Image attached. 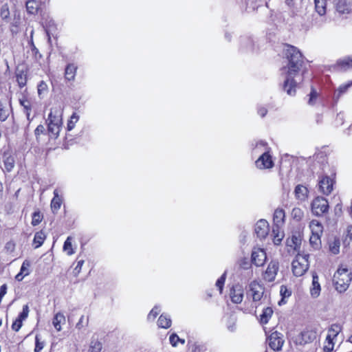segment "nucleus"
<instances>
[{
  "mask_svg": "<svg viewBox=\"0 0 352 352\" xmlns=\"http://www.w3.org/2000/svg\"><path fill=\"white\" fill-rule=\"evenodd\" d=\"M16 81L18 82L19 86L22 88L25 86L27 83V75L26 74L21 71L16 74Z\"/></svg>",
  "mask_w": 352,
  "mask_h": 352,
  "instance_id": "nucleus-39",
  "label": "nucleus"
},
{
  "mask_svg": "<svg viewBox=\"0 0 352 352\" xmlns=\"http://www.w3.org/2000/svg\"><path fill=\"white\" fill-rule=\"evenodd\" d=\"M315 9L320 16H322L326 13V0H314Z\"/></svg>",
  "mask_w": 352,
  "mask_h": 352,
  "instance_id": "nucleus-27",
  "label": "nucleus"
},
{
  "mask_svg": "<svg viewBox=\"0 0 352 352\" xmlns=\"http://www.w3.org/2000/svg\"><path fill=\"white\" fill-rule=\"evenodd\" d=\"M78 120H79V116L76 113H73V114L71 116L70 119L67 123V131L72 130L74 128L76 123L78 121Z\"/></svg>",
  "mask_w": 352,
  "mask_h": 352,
  "instance_id": "nucleus-40",
  "label": "nucleus"
},
{
  "mask_svg": "<svg viewBox=\"0 0 352 352\" xmlns=\"http://www.w3.org/2000/svg\"><path fill=\"white\" fill-rule=\"evenodd\" d=\"M65 321V318L64 316V315L61 313H58L56 314L54 318H53V325L54 327V328L58 331H60L61 330V326H60V324L61 322H63Z\"/></svg>",
  "mask_w": 352,
  "mask_h": 352,
  "instance_id": "nucleus-31",
  "label": "nucleus"
},
{
  "mask_svg": "<svg viewBox=\"0 0 352 352\" xmlns=\"http://www.w3.org/2000/svg\"><path fill=\"white\" fill-rule=\"evenodd\" d=\"M158 326L161 328L168 329L171 325V319L166 314H162L157 321Z\"/></svg>",
  "mask_w": 352,
  "mask_h": 352,
  "instance_id": "nucleus-28",
  "label": "nucleus"
},
{
  "mask_svg": "<svg viewBox=\"0 0 352 352\" xmlns=\"http://www.w3.org/2000/svg\"><path fill=\"white\" fill-rule=\"evenodd\" d=\"M283 340L280 337V333L277 331L273 332L268 338V344L274 351H279L283 344Z\"/></svg>",
  "mask_w": 352,
  "mask_h": 352,
  "instance_id": "nucleus-12",
  "label": "nucleus"
},
{
  "mask_svg": "<svg viewBox=\"0 0 352 352\" xmlns=\"http://www.w3.org/2000/svg\"><path fill=\"white\" fill-rule=\"evenodd\" d=\"M77 70V67L74 64H68L66 66L65 70V79L71 81L74 80L76 76Z\"/></svg>",
  "mask_w": 352,
  "mask_h": 352,
  "instance_id": "nucleus-22",
  "label": "nucleus"
},
{
  "mask_svg": "<svg viewBox=\"0 0 352 352\" xmlns=\"http://www.w3.org/2000/svg\"><path fill=\"white\" fill-rule=\"evenodd\" d=\"M30 267V262L28 260H25L23 262L22 265L21 267L20 272H21V274H25V276L29 275Z\"/></svg>",
  "mask_w": 352,
  "mask_h": 352,
  "instance_id": "nucleus-48",
  "label": "nucleus"
},
{
  "mask_svg": "<svg viewBox=\"0 0 352 352\" xmlns=\"http://www.w3.org/2000/svg\"><path fill=\"white\" fill-rule=\"evenodd\" d=\"M309 192L308 188L302 184H298L294 191L296 199L300 202H304L307 199Z\"/></svg>",
  "mask_w": 352,
  "mask_h": 352,
  "instance_id": "nucleus-15",
  "label": "nucleus"
},
{
  "mask_svg": "<svg viewBox=\"0 0 352 352\" xmlns=\"http://www.w3.org/2000/svg\"><path fill=\"white\" fill-rule=\"evenodd\" d=\"M231 300L236 304L241 303L243 298V289L239 285H234L230 289Z\"/></svg>",
  "mask_w": 352,
  "mask_h": 352,
  "instance_id": "nucleus-16",
  "label": "nucleus"
},
{
  "mask_svg": "<svg viewBox=\"0 0 352 352\" xmlns=\"http://www.w3.org/2000/svg\"><path fill=\"white\" fill-rule=\"evenodd\" d=\"M19 102L25 109V113L26 114L27 118L30 120V112L31 111V105L30 102L27 99H20Z\"/></svg>",
  "mask_w": 352,
  "mask_h": 352,
  "instance_id": "nucleus-43",
  "label": "nucleus"
},
{
  "mask_svg": "<svg viewBox=\"0 0 352 352\" xmlns=\"http://www.w3.org/2000/svg\"><path fill=\"white\" fill-rule=\"evenodd\" d=\"M102 349V343L98 340L91 342L89 352H100Z\"/></svg>",
  "mask_w": 352,
  "mask_h": 352,
  "instance_id": "nucleus-44",
  "label": "nucleus"
},
{
  "mask_svg": "<svg viewBox=\"0 0 352 352\" xmlns=\"http://www.w3.org/2000/svg\"><path fill=\"white\" fill-rule=\"evenodd\" d=\"M170 343L173 346H176L179 340V336L176 333H173L169 338Z\"/></svg>",
  "mask_w": 352,
  "mask_h": 352,
  "instance_id": "nucleus-59",
  "label": "nucleus"
},
{
  "mask_svg": "<svg viewBox=\"0 0 352 352\" xmlns=\"http://www.w3.org/2000/svg\"><path fill=\"white\" fill-rule=\"evenodd\" d=\"M267 113V110L265 107H261L258 109V113L261 117L263 118Z\"/></svg>",
  "mask_w": 352,
  "mask_h": 352,
  "instance_id": "nucleus-64",
  "label": "nucleus"
},
{
  "mask_svg": "<svg viewBox=\"0 0 352 352\" xmlns=\"http://www.w3.org/2000/svg\"><path fill=\"white\" fill-rule=\"evenodd\" d=\"M309 228L311 234H322L323 232V226L318 220L314 219L309 223Z\"/></svg>",
  "mask_w": 352,
  "mask_h": 352,
  "instance_id": "nucleus-26",
  "label": "nucleus"
},
{
  "mask_svg": "<svg viewBox=\"0 0 352 352\" xmlns=\"http://www.w3.org/2000/svg\"><path fill=\"white\" fill-rule=\"evenodd\" d=\"M43 27L45 29L46 34H47L49 39L50 38V34L56 30V28L54 23V20L52 19H46L45 22H43Z\"/></svg>",
  "mask_w": 352,
  "mask_h": 352,
  "instance_id": "nucleus-33",
  "label": "nucleus"
},
{
  "mask_svg": "<svg viewBox=\"0 0 352 352\" xmlns=\"http://www.w3.org/2000/svg\"><path fill=\"white\" fill-rule=\"evenodd\" d=\"M261 147L263 148L262 150L263 153L255 162V165L258 168L261 170L272 168L274 164L272 160V155L270 154V148L268 147L267 144L265 142L261 140L256 143L254 149L257 150Z\"/></svg>",
  "mask_w": 352,
  "mask_h": 352,
  "instance_id": "nucleus-4",
  "label": "nucleus"
},
{
  "mask_svg": "<svg viewBox=\"0 0 352 352\" xmlns=\"http://www.w3.org/2000/svg\"><path fill=\"white\" fill-rule=\"evenodd\" d=\"M38 94L40 98H43L45 95L47 94L48 91V86L47 83L42 80L37 86Z\"/></svg>",
  "mask_w": 352,
  "mask_h": 352,
  "instance_id": "nucleus-38",
  "label": "nucleus"
},
{
  "mask_svg": "<svg viewBox=\"0 0 352 352\" xmlns=\"http://www.w3.org/2000/svg\"><path fill=\"white\" fill-rule=\"evenodd\" d=\"M226 280V273H224L216 282V286L219 288L220 293H222L223 287Z\"/></svg>",
  "mask_w": 352,
  "mask_h": 352,
  "instance_id": "nucleus-53",
  "label": "nucleus"
},
{
  "mask_svg": "<svg viewBox=\"0 0 352 352\" xmlns=\"http://www.w3.org/2000/svg\"><path fill=\"white\" fill-rule=\"evenodd\" d=\"M286 65L281 68L283 75L285 76L284 90L289 96L296 93V80L294 79L302 65V55L295 47L288 45L285 50Z\"/></svg>",
  "mask_w": 352,
  "mask_h": 352,
  "instance_id": "nucleus-1",
  "label": "nucleus"
},
{
  "mask_svg": "<svg viewBox=\"0 0 352 352\" xmlns=\"http://www.w3.org/2000/svg\"><path fill=\"white\" fill-rule=\"evenodd\" d=\"M160 311V307L159 306H155L148 315V320H153L157 317Z\"/></svg>",
  "mask_w": 352,
  "mask_h": 352,
  "instance_id": "nucleus-50",
  "label": "nucleus"
},
{
  "mask_svg": "<svg viewBox=\"0 0 352 352\" xmlns=\"http://www.w3.org/2000/svg\"><path fill=\"white\" fill-rule=\"evenodd\" d=\"M340 331V325L338 324H333L331 326V327L329 329V333L327 336L326 338L329 341V343L332 342V340L338 335Z\"/></svg>",
  "mask_w": 352,
  "mask_h": 352,
  "instance_id": "nucleus-24",
  "label": "nucleus"
},
{
  "mask_svg": "<svg viewBox=\"0 0 352 352\" xmlns=\"http://www.w3.org/2000/svg\"><path fill=\"white\" fill-rule=\"evenodd\" d=\"M14 247L15 244L12 241L8 242L5 245V248L9 252H13L14 250Z\"/></svg>",
  "mask_w": 352,
  "mask_h": 352,
  "instance_id": "nucleus-63",
  "label": "nucleus"
},
{
  "mask_svg": "<svg viewBox=\"0 0 352 352\" xmlns=\"http://www.w3.org/2000/svg\"><path fill=\"white\" fill-rule=\"evenodd\" d=\"M72 237L68 236L63 245V251L65 252L69 256H71L73 254H74V251L72 248Z\"/></svg>",
  "mask_w": 352,
  "mask_h": 352,
  "instance_id": "nucleus-37",
  "label": "nucleus"
},
{
  "mask_svg": "<svg viewBox=\"0 0 352 352\" xmlns=\"http://www.w3.org/2000/svg\"><path fill=\"white\" fill-rule=\"evenodd\" d=\"M272 234L274 235L273 242L274 245H279L284 236V234L282 232L280 231V228L278 225H274L273 226Z\"/></svg>",
  "mask_w": 352,
  "mask_h": 352,
  "instance_id": "nucleus-25",
  "label": "nucleus"
},
{
  "mask_svg": "<svg viewBox=\"0 0 352 352\" xmlns=\"http://www.w3.org/2000/svg\"><path fill=\"white\" fill-rule=\"evenodd\" d=\"M280 294L282 296V299L278 302V304L280 305L282 303H285V302L284 301V299L289 297L292 294V292L289 289H288L286 286L282 285L280 287Z\"/></svg>",
  "mask_w": 352,
  "mask_h": 352,
  "instance_id": "nucleus-41",
  "label": "nucleus"
},
{
  "mask_svg": "<svg viewBox=\"0 0 352 352\" xmlns=\"http://www.w3.org/2000/svg\"><path fill=\"white\" fill-rule=\"evenodd\" d=\"M291 216L296 221H300L304 217V211L298 207H295L292 210Z\"/></svg>",
  "mask_w": 352,
  "mask_h": 352,
  "instance_id": "nucleus-35",
  "label": "nucleus"
},
{
  "mask_svg": "<svg viewBox=\"0 0 352 352\" xmlns=\"http://www.w3.org/2000/svg\"><path fill=\"white\" fill-rule=\"evenodd\" d=\"M190 352H205L207 347L205 344L201 342H194L189 346Z\"/></svg>",
  "mask_w": 352,
  "mask_h": 352,
  "instance_id": "nucleus-34",
  "label": "nucleus"
},
{
  "mask_svg": "<svg viewBox=\"0 0 352 352\" xmlns=\"http://www.w3.org/2000/svg\"><path fill=\"white\" fill-rule=\"evenodd\" d=\"M269 224L265 219H260L257 221L254 227V232L257 237L264 239L269 232Z\"/></svg>",
  "mask_w": 352,
  "mask_h": 352,
  "instance_id": "nucleus-13",
  "label": "nucleus"
},
{
  "mask_svg": "<svg viewBox=\"0 0 352 352\" xmlns=\"http://www.w3.org/2000/svg\"><path fill=\"white\" fill-rule=\"evenodd\" d=\"M288 246L293 248L294 250H297L301 244V238L300 236L292 235L290 239L287 240Z\"/></svg>",
  "mask_w": 352,
  "mask_h": 352,
  "instance_id": "nucleus-29",
  "label": "nucleus"
},
{
  "mask_svg": "<svg viewBox=\"0 0 352 352\" xmlns=\"http://www.w3.org/2000/svg\"><path fill=\"white\" fill-rule=\"evenodd\" d=\"M352 280V273L346 267H340L333 275V283L338 292H345Z\"/></svg>",
  "mask_w": 352,
  "mask_h": 352,
  "instance_id": "nucleus-3",
  "label": "nucleus"
},
{
  "mask_svg": "<svg viewBox=\"0 0 352 352\" xmlns=\"http://www.w3.org/2000/svg\"><path fill=\"white\" fill-rule=\"evenodd\" d=\"M352 241V226H348L346 228V234L345 239L344 240V243L349 245L350 242Z\"/></svg>",
  "mask_w": 352,
  "mask_h": 352,
  "instance_id": "nucleus-52",
  "label": "nucleus"
},
{
  "mask_svg": "<svg viewBox=\"0 0 352 352\" xmlns=\"http://www.w3.org/2000/svg\"><path fill=\"white\" fill-rule=\"evenodd\" d=\"M329 202L327 199L318 196L315 197L311 203V210L312 213L318 217H320L329 211Z\"/></svg>",
  "mask_w": 352,
  "mask_h": 352,
  "instance_id": "nucleus-7",
  "label": "nucleus"
},
{
  "mask_svg": "<svg viewBox=\"0 0 352 352\" xmlns=\"http://www.w3.org/2000/svg\"><path fill=\"white\" fill-rule=\"evenodd\" d=\"M12 112L10 101L7 98L0 100V120L3 122L7 120Z\"/></svg>",
  "mask_w": 352,
  "mask_h": 352,
  "instance_id": "nucleus-14",
  "label": "nucleus"
},
{
  "mask_svg": "<svg viewBox=\"0 0 352 352\" xmlns=\"http://www.w3.org/2000/svg\"><path fill=\"white\" fill-rule=\"evenodd\" d=\"M46 239V234L43 230H40L35 233L34 237L33 239V245H34V248H40Z\"/></svg>",
  "mask_w": 352,
  "mask_h": 352,
  "instance_id": "nucleus-23",
  "label": "nucleus"
},
{
  "mask_svg": "<svg viewBox=\"0 0 352 352\" xmlns=\"http://www.w3.org/2000/svg\"><path fill=\"white\" fill-rule=\"evenodd\" d=\"M337 65L340 69L346 70L352 67V56H346L340 59L337 62Z\"/></svg>",
  "mask_w": 352,
  "mask_h": 352,
  "instance_id": "nucleus-30",
  "label": "nucleus"
},
{
  "mask_svg": "<svg viewBox=\"0 0 352 352\" xmlns=\"http://www.w3.org/2000/svg\"><path fill=\"white\" fill-rule=\"evenodd\" d=\"M267 256L265 250L259 248H255L252 252V262L257 267L263 266L265 263Z\"/></svg>",
  "mask_w": 352,
  "mask_h": 352,
  "instance_id": "nucleus-10",
  "label": "nucleus"
},
{
  "mask_svg": "<svg viewBox=\"0 0 352 352\" xmlns=\"http://www.w3.org/2000/svg\"><path fill=\"white\" fill-rule=\"evenodd\" d=\"M285 217V211L283 209H276L274 214V221L275 222V225H278L280 223H283Z\"/></svg>",
  "mask_w": 352,
  "mask_h": 352,
  "instance_id": "nucleus-36",
  "label": "nucleus"
},
{
  "mask_svg": "<svg viewBox=\"0 0 352 352\" xmlns=\"http://www.w3.org/2000/svg\"><path fill=\"white\" fill-rule=\"evenodd\" d=\"M321 287L318 282V276L316 272L312 274V283L310 288V293L312 297L317 298L320 293Z\"/></svg>",
  "mask_w": 352,
  "mask_h": 352,
  "instance_id": "nucleus-18",
  "label": "nucleus"
},
{
  "mask_svg": "<svg viewBox=\"0 0 352 352\" xmlns=\"http://www.w3.org/2000/svg\"><path fill=\"white\" fill-rule=\"evenodd\" d=\"M264 290V287L256 280L251 282L249 285V289L247 295L252 297L256 307L261 303V300L263 298Z\"/></svg>",
  "mask_w": 352,
  "mask_h": 352,
  "instance_id": "nucleus-6",
  "label": "nucleus"
},
{
  "mask_svg": "<svg viewBox=\"0 0 352 352\" xmlns=\"http://www.w3.org/2000/svg\"><path fill=\"white\" fill-rule=\"evenodd\" d=\"M25 6L29 14H35L38 10L40 1L39 0H27Z\"/></svg>",
  "mask_w": 352,
  "mask_h": 352,
  "instance_id": "nucleus-21",
  "label": "nucleus"
},
{
  "mask_svg": "<svg viewBox=\"0 0 352 352\" xmlns=\"http://www.w3.org/2000/svg\"><path fill=\"white\" fill-rule=\"evenodd\" d=\"M278 263L275 261H271L263 274V278L265 280L272 282L274 280L277 272L278 271Z\"/></svg>",
  "mask_w": 352,
  "mask_h": 352,
  "instance_id": "nucleus-11",
  "label": "nucleus"
},
{
  "mask_svg": "<svg viewBox=\"0 0 352 352\" xmlns=\"http://www.w3.org/2000/svg\"><path fill=\"white\" fill-rule=\"evenodd\" d=\"M63 197L59 195L58 189H55L54 190V197L50 203L51 210L54 214H56L58 212L63 204Z\"/></svg>",
  "mask_w": 352,
  "mask_h": 352,
  "instance_id": "nucleus-17",
  "label": "nucleus"
},
{
  "mask_svg": "<svg viewBox=\"0 0 352 352\" xmlns=\"http://www.w3.org/2000/svg\"><path fill=\"white\" fill-rule=\"evenodd\" d=\"M317 338V332L313 329H305L296 338V342L299 344H305L314 342Z\"/></svg>",
  "mask_w": 352,
  "mask_h": 352,
  "instance_id": "nucleus-9",
  "label": "nucleus"
},
{
  "mask_svg": "<svg viewBox=\"0 0 352 352\" xmlns=\"http://www.w3.org/2000/svg\"><path fill=\"white\" fill-rule=\"evenodd\" d=\"M0 16L3 19H8L10 16L9 7L7 3L3 4L0 10Z\"/></svg>",
  "mask_w": 352,
  "mask_h": 352,
  "instance_id": "nucleus-46",
  "label": "nucleus"
},
{
  "mask_svg": "<svg viewBox=\"0 0 352 352\" xmlns=\"http://www.w3.org/2000/svg\"><path fill=\"white\" fill-rule=\"evenodd\" d=\"M83 320H84V316H82L76 326L78 329H81L85 326ZM88 323H89V318H87V320L85 322V326L88 325Z\"/></svg>",
  "mask_w": 352,
  "mask_h": 352,
  "instance_id": "nucleus-60",
  "label": "nucleus"
},
{
  "mask_svg": "<svg viewBox=\"0 0 352 352\" xmlns=\"http://www.w3.org/2000/svg\"><path fill=\"white\" fill-rule=\"evenodd\" d=\"M309 96V98L308 100V104L309 105H314L316 103V99L318 97V93L314 87H311V92H310Z\"/></svg>",
  "mask_w": 352,
  "mask_h": 352,
  "instance_id": "nucleus-49",
  "label": "nucleus"
},
{
  "mask_svg": "<svg viewBox=\"0 0 352 352\" xmlns=\"http://www.w3.org/2000/svg\"><path fill=\"white\" fill-rule=\"evenodd\" d=\"M336 8L337 12L340 14L349 13L350 11L349 0H338Z\"/></svg>",
  "mask_w": 352,
  "mask_h": 352,
  "instance_id": "nucleus-20",
  "label": "nucleus"
},
{
  "mask_svg": "<svg viewBox=\"0 0 352 352\" xmlns=\"http://www.w3.org/2000/svg\"><path fill=\"white\" fill-rule=\"evenodd\" d=\"M340 240L338 239H335L329 245L330 251L334 254H338L340 251Z\"/></svg>",
  "mask_w": 352,
  "mask_h": 352,
  "instance_id": "nucleus-45",
  "label": "nucleus"
},
{
  "mask_svg": "<svg viewBox=\"0 0 352 352\" xmlns=\"http://www.w3.org/2000/svg\"><path fill=\"white\" fill-rule=\"evenodd\" d=\"M273 310L271 307H266L263 310L262 314L260 316V321L262 324L268 322L270 318L272 317Z\"/></svg>",
  "mask_w": 352,
  "mask_h": 352,
  "instance_id": "nucleus-32",
  "label": "nucleus"
},
{
  "mask_svg": "<svg viewBox=\"0 0 352 352\" xmlns=\"http://www.w3.org/2000/svg\"><path fill=\"white\" fill-rule=\"evenodd\" d=\"M45 129L44 126H43V125H42V124H39V125L36 128V129L34 130V135H35V136H36V139H38V137H39V135H40L41 134L44 133H45Z\"/></svg>",
  "mask_w": 352,
  "mask_h": 352,
  "instance_id": "nucleus-58",
  "label": "nucleus"
},
{
  "mask_svg": "<svg viewBox=\"0 0 352 352\" xmlns=\"http://www.w3.org/2000/svg\"><path fill=\"white\" fill-rule=\"evenodd\" d=\"M83 264H84L83 260H80L78 261L77 265L74 270L76 276H77L80 272Z\"/></svg>",
  "mask_w": 352,
  "mask_h": 352,
  "instance_id": "nucleus-61",
  "label": "nucleus"
},
{
  "mask_svg": "<svg viewBox=\"0 0 352 352\" xmlns=\"http://www.w3.org/2000/svg\"><path fill=\"white\" fill-rule=\"evenodd\" d=\"M239 266L242 269L248 270L251 267V263H250V262L248 258H243L240 260V261H239Z\"/></svg>",
  "mask_w": 352,
  "mask_h": 352,
  "instance_id": "nucleus-54",
  "label": "nucleus"
},
{
  "mask_svg": "<svg viewBox=\"0 0 352 352\" xmlns=\"http://www.w3.org/2000/svg\"><path fill=\"white\" fill-rule=\"evenodd\" d=\"M23 321L16 318L12 324V329L14 331H19L21 327H22Z\"/></svg>",
  "mask_w": 352,
  "mask_h": 352,
  "instance_id": "nucleus-57",
  "label": "nucleus"
},
{
  "mask_svg": "<svg viewBox=\"0 0 352 352\" xmlns=\"http://www.w3.org/2000/svg\"><path fill=\"white\" fill-rule=\"evenodd\" d=\"M63 108L60 105L53 107L46 120L50 138L56 139L63 125Z\"/></svg>",
  "mask_w": 352,
  "mask_h": 352,
  "instance_id": "nucleus-2",
  "label": "nucleus"
},
{
  "mask_svg": "<svg viewBox=\"0 0 352 352\" xmlns=\"http://www.w3.org/2000/svg\"><path fill=\"white\" fill-rule=\"evenodd\" d=\"M309 254H298L292 263V272L296 276H302L309 269Z\"/></svg>",
  "mask_w": 352,
  "mask_h": 352,
  "instance_id": "nucleus-5",
  "label": "nucleus"
},
{
  "mask_svg": "<svg viewBox=\"0 0 352 352\" xmlns=\"http://www.w3.org/2000/svg\"><path fill=\"white\" fill-rule=\"evenodd\" d=\"M334 181L329 176H322L318 181V190L324 195H329L333 190Z\"/></svg>",
  "mask_w": 352,
  "mask_h": 352,
  "instance_id": "nucleus-8",
  "label": "nucleus"
},
{
  "mask_svg": "<svg viewBox=\"0 0 352 352\" xmlns=\"http://www.w3.org/2000/svg\"><path fill=\"white\" fill-rule=\"evenodd\" d=\"M3 162L6 170L7 172H11L14 167L15 160L13 156L9 153H4L3 156Z\"/></svg>",
  "mask_w": 352,
  "mask_h": 352,
  "instance_id": "nucleus-19",
  "label": "nucleus"
},
{
  "mask_svg": "<svg viewBox=\"0 0 352 352\" xmlns=\"http://www.w3.org/2000/svg\"><path fill=\"white\" fill-rule=\"evenodd\" d=\"M43 216L40 211H35L32 217V225L36 226L38 225L43 220Z\"/></svg>",
  "mask_w": 352,
  "mask_h": 352,
  "instance_id": "nucleus-42",
  "label": "nucleus"
},
{
  "mask_svg": "<svg viewBox=\"0 0 352 352\" xmlns=\"http://www.w3.org/2000/svg\"><path fill=\"white\" fill-rule=\"evenodd\" d=\"M352 85V82H349L346 84L342 85L339 87L338 91V97H339L341 94L345 93L346 90Z\"/></svg>",
  "mask_w": 352,
  "mask_h": 352,
  "instance_id": "nucleus-55",
  "label": "nucleus"
},
{
  "mask_svg": "<svg viewBox=\"0 0 352 352\" xmlns=\"http://www.w3.org/2000/svg\"><path fill=\"white\" fill-rule=\"evenodd\" d=\"M35 342L34 352H40L43 349L44 344L43 342H40L38 336H36Z\"/></svg>",
  "mask_w": 352,
  "mask_h": 352,
  "instance_id": "nucleus-56",
  "label": "nucleus"
},
{
  "mask_svg": "<svg viewBox=\"0 0 352 352\" xmlns=\"http://www.w3.org/2000/svg\"><path fill=\"white\" fill-rule=\"evenodd\" d=\"M320 236L321 234H311L309 239L310 243L316 248L318 247L320 243Z\"/></svg>",
  "mask_w": 352,
  "mask_h": 352,
  "instance_id": "nucleus-47",
  "label": "nucleus"
},
{
  "mask_svg": "<svg viewBox=\"0 0 352 352\" xmlns=\"http://www.w3.org/2000/svg\"><path fill=\"white\" fill-rule=\"evenodd\" d=\"M28 314H29V307H28V305H25L23 307L22 311L19 314V315L17 318H19V320L23 321V320H25L28 318Z\"/></svg>",
  "mask_w": 352,
  "mask_h": 352,
  "instance_id": "nucleus-51",
  "label": "nucleus"
},
{
  "mask_svg": "<svg viewBox=\"0 0 352 352\" xmlns=\"http://www.w3.org/2000/svg\"><path fill=\"white\" fill-rule=\"evenodd\" d=\"M7 292V285L3 284L0 287V303L3 298V296L6 294Z\"/></svg>",
  "mask_w": 352,
  "mask_h": 352,
  "instance_id": "nucleus-62",
  "label": "nucleus"
}]
</instances>
